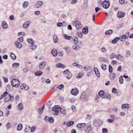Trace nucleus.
<instances>
[{"label": "nucleus", "instance_id": "55", "mask_svg": "<svg viewBox=\"0 0 133 133\" xmlns=\"http://www.w3.org/2000/svg\"><path fill=\"white\" fill-rule=\"evenodd\" d=\"M83 76V75L82 73H79L78 74L77 76V78H81Z\"/></svg>", "mask_w": 133, "mask_h": 133}, {"label": "nucleus", "instance_id": "54", "mask_svg": "<svg viewBox=\"0 0 133 133\" xmlns=\"http://www.w3.org/2000/svg\"><path fill=\"white\" fill-rule=\"evenodd\" d=\"M6 127L8 129L10 128L11 127V125L9 123H8L6 124Z\"/></svg>", "mask_w": 133, "mask_h": 133}, {"label": "nucleus", "instance_id": "16", "mask_svg": "<svg viewBox=\"0 0 133 133\" xmlns=\"http://www.w3.org/2000/svg\"><path fill=\"white\" fill-rule=\"evenodd\" d=\"M18 110H21L23 109V105L22 103H19L17 106Z\"/></svg>", "mask_w": 133, "mask_h": 133}, {"label": "nucleus", "instance_id": "8", "mask_svg": "<svg viewBox=\"0 0 133 133\" xmlns=\"http://www.w3.org/2000/svg\"><path fill=\"white\" fill-rule=\"evenodd\" d=\"M91 125H88L87 126V128L85 130V132L86 133H91Z\"/></svg>", "mask_w": 133, "mask_h": 133}, {"label": "nucleus", "instance_id": "36", "mask_svg": "<svg viewBox=\"0 0 133 133\" xmlns=\"http://www.w3.org/2000/svg\"><path fill=\"white\" fill-rule=\"evenodd\" d=\"M113 31L111 30H109L107 31L105 33V34L106 35H109L111 34L112 32Z\"/></svg>", "mask_w": 133, "mask_h": 133}, {"label": "nucleus", "instance_id": "9", "mask_svg": "<svg viewBox=\"0 0 133 133\" xmlns=\"http://www.w3.org/2000/svg\"><path fill=\"white\" fill-rule=\"evenodd\" d=\"M43 4V2L41 1H38L36 4L35 5V7L36 8H38L40 7Z\"/></svg>", "mask_w": 133, "mask_h": 133}, {"label": "nucleus", "instance_id": "14", "mask_svg": "<svg viewBox=\"0 0 133 133\" xmlns=\"http://www.w3.org/2000/svg\"><path fill=\"white\" fill-rule=\"evenodd\" d=\"M119 38H120V40L123 42H124L125 39L127 38L126 35H122L120 37H119Z\"/></svg>", "mask_w": 133, "mask_h": 133}, {"label": "nucleus", "instance_id": "63", "mask_svg": "<svg viewBox=\"0 0 133 133\" xmlns=\"http://www.w3.org/2000/svg\"><path fill=\"white\" fill-rule=\"evenodd\" d=\"M118 71L121 72L122 70V67L121 66H119L117 69Z\"/></svg>", "mask_w": 133, "mask_h": 133}, {"label": "nucleus", "instance_id": "12", "mask_svg": "<svg viewBox=\"0 0 133 133\" xmlns=\"http://www.w3.org/2000/svg\"><path fill=\"white\" fill-rule=\"evenodd\" d=\"M78 90L76 88L72 89L71 92V94L74 95H76L78 94Z\"/></svg>", "mask_w": 133, "mask_h": 133}, {"label": "nucleus", "instance_id": "38", "mask_svg": "<svg viewBox=\"0 0 133 133\" xmlns=\"http://www.w3.org/2000/svg\"><path fill=\"white\" fill-rule=\"evenodd\" d=\"M19 65V64L18 63H14L12 65V67L15 68H16Z\"/></svg>", "mask_w": 133, "mask_h": 133}, {"label": "nucleus", "instance_id": "28", "mask_svg": "<svg viewBox=\"0 0 133 133\" xmlns=\"http://www.w3.org/2000/svg\"><path fill=\"white\" fill-rule=\"evenodd\" d=\"M63 36L64 39L68 40H70L72 38L71 36H68L65 34H63Z\"/></svg>", "mask_w": 133, "mask_h": 133}, {"label": "nucleus", "instance_id": "56", "mask_svg": "<svg viewBox=\"0 0 133 133\" xmlns=\"http://www.w3.org/2000/svg\"><path fill=\"white\" fill-rule=\"evenodd\" d=\"M101 50L103 52H105L107 51V49L104 47H103L101 48Z\"/></svg>", "mask_w": 133, "mask_h": 133}, {"label": "nucleus", "instance_id": "29", "mask_svg": "<svg viewBox=\"0 0 133 133\" xmlns=\"http://www.w3.org/2000/svg\"><path fill=\"white\" fill-rule=\"evenodd\" d=\"M44 108L45 105H44L42 106V108H40L38 109V112L39 114H41L42 113Z\"/></svg>", "mask_w": 133, "mask_h": 133}, {"label": "nucleus", "instance_id": "39", "mask_svg": "<svg viewBox=\"0 0 133 133\" xmlns=\"http://www.w3.org/2000/svg\"><path fill=\"white\" fill-rule=\"evenodd\" d=\"M43 74V72L40 71H39L35 73V75L39 76L42 75Z\"/></svg>", "mask_w": 133, "mask_h": 133}, {"label": "nucleus", "instance_id": "37", "mask_svg": "<svg viewBox=\"0 0 133 133\" xmlns=\"http://www.w3.org/2000/svg\"><path fill=\"white\" fill-rule=\"evenodd\" d=\"M116 76L115 74V73H112L111 74L110 76V77L111 79L112 80H114Z\"/></svg>", "mask_w": 133, "mask_h": 133}, {"label": "nucleus", "instance_id": "47", "mask_svg": "<svg viewBox=\"0 0 133 133\" xmlns=\"http://www.w3.org/2000/svg\"><path fill=\"white\" fill-rule=\"evenodd\" d=\"M23 41V38L22 37H21L19 38L16 41L18 42H22Z\"/></svg>", "mask_w": 133, "mask_h": 133}, {"label": "nucleus", "instance_id": "18", "mask_svg": "<svg viewBox=\"0 0 133 133\" xmlns=\"http://www.w3.org/2000/svg\"><path fill=\"white\" fill-rule=\"evenodd\" d=\"M57 50L55 49H53L52 51L51 54L52 56H56L57 55Z\"/></svg>", "mask_w": 133, "mask_h": 133}, {"label": "nucleus", "instance_id": "10", "mask_svg": "<svg viewBox=\"0 0 133 133\" xmlns=\"http://www.w3.org/2000/svg\"><path fill=\"white\" fill-rule=\"evenodd\" d=\"M46 65V63L45 62H41L39 64V67L41 70H42L44 68Z\"/></svg>", "mask_w": 133, "mask_h": 133}, {"label": "nucleus", "instance_id": "13", "mask_svg": "<svg viewBox=\"0 0 133 133\" xmlns=\"http://www.w3.org/2000/svg\"><path fill=\"white\" fill-rule=\"evenodd\" d=\"M15 44L16 46L19 49H21L22 47V44L19 42L16 41L15 43Z\"/></svg>", "mask_w": 133, "mask_h": 133}, {"label": "nucleus", "instance_id": "46", "mask_svg": "<svg viewBox=\"0 0 133 133\" xmlns=\"http://www.w3.org/2000/svg\"><path fill=\"white\" fill-rule=\"evenodd\" d=\"M74 123V122L73 121H70L67 124L69 127H70L73 125Z\"/></svg>", "mask_w": 133, "mask_h": 133}, {"label": "nucleus", "instance_id": "19", "mask_svg": "<svg viewBox=\"0 0 133 133\" xmlns=\"http://www.w3.org/2000/svg\"><path fill=\"white\" fill-rule=\"evenodd\" d=\"M86 125V124L85 123H78L76 127L79 128H81L84 127Z\"/></svg>", "mask_w": 133, "mask_h": 133}, {"label": "nucleus", "instance_id": "17", "mask_svg": "<svg viewBox=\"0 0 133 133\" xmlns=\"http://www.w3.org/2000/svg\"><path fill=\"white\" fill-rule=\"evenodd\" d=\"M94 71L95 72L96 75L97 77H99L100 76V73L98 69L96 68H94Z\"/></svg>", "mask_w": 133, "mask_h": 133}, {"label": "nucleus", "instance_id": "3", "mask_svg": "<svg viewBox=\"0 0 133 133\" xmlns=\"http://www.w3.org/2000/svg\"><path fill=\"white\" fill-rule=\"evenodd\" d=\"M11 85L15 87H18L20 85V82L17 79H13L11 82Z\"/></svg>", "mask_w": 133, "mask_h": 133}, {"label": "nucleus", "instance_id": "27", "mask_svg": "<svg viewBox=\"0 0 133 133\" xmlns=\"http://www.w3.org/2000/svg\"><path fill=\"white\" fill-rule=\"evenodd\" d=\"M72 40L75 44H77L78 42V38L76 36H73L72 38Z\"/></svg>", "mask_w": 133, "mask_h": 133}, {"label": "nucleus", "instance_id": "60", "mask_svg": "<svg viewBox=\"0 0 133 133\" xmlns=\"http://www.w3.org/2000/svg\"><path fill=\"white\" fill-rule=\"evenodd\" d=\"M63 25V24L61 22L58 23L57 24V26L60 27L62 26Z\"/></svg>", "mask_w": 133, "mask_h": 133}, {"label": "nucleus", "instance_id": "57", "mask_svg": "<svg viewBox=\"0 0 133 133\" xmlns=\"http://www.w3.org/2000/svg\"><path fill=\"white\" fill-rule=\"evenodd\" d=\"M102 131L103 133H107L108 132V130L106 128H103Z\"/></svg>", "mask_w": 133, "mask_h": 133}, {"label": "nucleus", "instance_id": "48", "mask_svg": "<svg viewBox=\"0 0 133 133\" xmlns=\"http://www.w3.org/2000/svg\"><path fill=\"white\" fill-rule=\"evenodd\" d=\"M104 91L103 90H100L99 92V95L100 96H102L104 94Z\"/></svg>", "mask_w": 133, "mask_h": 133}, {"label": "nucleus", "instance_id": "34", "mask_svg": "<svg viewBox=\"0 0 133 133\" xmlns=\"http://www.w3.org/2000/svg\"><path fill=\"white\" fill-rule=\"evenodd\" d=\"M27 41L30 44H34V42L32 38H29L28 39Z\"/></svg>", "mask_w": 133, "mask_h": 133}, {"label": "nucleus", "instance_id": "26", "mask_svg": "<svg viewBox=\"0 0 133 133\" xmlns=\"http://www.w3.org/2000/svg\"><path fill=\"white\" fill-rule=\"evenodd\" d=\"M2 26L3 28H6L8 26V25L5 21H3L2 24Z\"/></svg>", "mask_w": 133, "mask_h": 133}, {"label": "nucleus", "instance_id": "53", "mask_svg": "<svg viewBox=\"0 0 133 133\" xmlns=\"http://www.w3.org/2000/svg\"><path fill=\"white\" fill-rule=\"evenodd\" d=\"M109 72H112L113 70V68L111 65H109Z\"/></svg>", "mask_w": 133, "mask_h": 133}, {"label": "nucleus", "instance_id": "5", "mask_svg": "<svg viewBox=\"0 0 133 133\" xmlns=\"http://www.w3.org/2000/svg\"><path fill=\"white\" fill-rule=\"evenodd\" d=\"M102 123V121L101 119L97 118L94 121L93 124L95 126L98 127L101 125Z\"/></svg>", "mask_w": 133, "mask_h": 133}, {"label": "nucleus", "instance_id": "32", "mask_svg": "<svg viewBox=\"0 0 133 133\" xmlns=\"http://www.w3.org/2000/svg\"><path fill=\"white\" fill-rule=\"evenodd\" d=\"M73 65L74 66H76L77 67L80 68L82 69V66L81 65H80L76 63H74L73 64Z\"/></svg>", "mask_w": 133, "mask_h": 133}, {"label": "nucleus", "instance_id": "45", "mask_svg": "<svg viewBox=\"0 0 133 133\" xmlns=\"http://www.w3.org/2000/svg\"><path fill=\"white\" fill-rule=\"evenodd\" d=\"M126 53L125 56L127 57H129L130 56L131 53L130 51L127 50L126 51Z\"/></svg>", "mask_w": 133, "mask_h": 133}, {"label": "nucleus", "instance_id": "7", "mask_svg": "<svg viewBox=\"0 0 133 133\" xmlns=\"http://www.w3.org/2000/svg\"><path fill=\"white\" fill-rule=\"evenodd\" d=\"M45 120L46 122H49L51 123H53L54 122V119L53 117H49L48 116L45 117Z\"/></svg>", "mask_w": 133, "mask_h": 133}, {"label": "nucleus", "instance_id": "61", "mask_svg": "<svg viewBox=\"0 0 133 133\" xmlns=\"http://www.w3.org/2000/svg\"><path fill=\"white\" fill-rule=\"evenodd\" d=\"M35 15L38 16L40 14V12L39 11H35L34 12Z\"/></svg>", "mask_w": 133, "mask_h": 133}, {"label": "nucleus", "instance_id": "58", "mask_svg": "<svg viewBox=\"0 0 133 133\" xmlns=\"http://www.w3.org/2000/svg\"><path fill=\"white\" fill-rule=\"evenodd\" d=\"M77 35L80 38L82 37L83 34L81 32H79L78 33Z\"/></svg>", "mask_w": 133, "mask_h": 133}, {"label": "nucleus", "instance_id": "25", "mask_svg": "<svg viewBox=\"0 0 133 133\" xmlns=\"http://www.w3.org/2000/svg\"><path fill=\"white\" fill-rule=\"evenodd\" d=\"M130 106L128 104H124L122 105L121 108L122 109H129Z\"/></svg>", "mask_w": 133, "mask_h": 133}, {"label": "nucleus", "instance_id": "49", "mask_svg": "<svg viewBox=\"0 0 133 133\" xmlns=\"http://www.w3.org/2000/svg\"><path fill=\"white\" fill-rule=\"evenodd\" d=\"M83 32L85 34H87L88 32V30L87 28H84L82 30Z\"/></svg>", "mask_w": 133, "mask_h": 133}, {"label": "nucleus", "instance_id": "11", "mask_svg": "<svg viewBox=\"0 0 133 133\" xmlns=\"http://www.w3.org/2000/svg\"><path fill=\"white\" fill-rule=\"evenodd\" d=\"M125 15V13L124 12L118 11L117 14V16L119 18H123Z\"/></svg>", "mask_w": 133, "mask_h": 133}, {"label": "nucleus", "instance_id": "23", "mask_svg": "<svg viewBox=\"0 0 133 133\" xmlns=\"http://www.w3.org/2000/svg\"><path fill=\"white\" fill-rule=\"evenodd\" d=\"M99 60L101 62H107L108 60L105 58L100 57L99 58Z\"/></svg>", "mask_w": 133, "mask_h": 133}, {"label": "nucleus", "instance_id": "50", "mask_svg": "<svg viewBox=\"0 0 133 133\" xmlns=\"http://www.w3.org/2000/svg\"><path fill=\"white\" fill-rule=\"evenodd\" d=\"M116 56V55L113 53L110 55V58L111 59H113Z\"/></svg>", "mask_w": 133, "mask_h": 133}, {"label": "nucleus", "instance_id": "1", "mask_svg": "<svg viewBox=\"0 0 133 133\" xmlns=\"http://www.w3.org/2000/svg\"><path fill=\"white\" fill-rule=\"evenodd\" d=\"M52 110L54 111L55 113L54 114L55 115H58L59 112V111H60L61 113L63 114H65L66 111L64 108L61 109L60 108L59 106H55L54 108L52 109Z\"/></svg>", "mask_w": 133, "mask_h": 133}, {"label": "nucleus", "instance_id": "22", "mask_svg": "<svg viewBox=\"0 0 133 133\" xmlns=\"http://www.w3.org/2000/svg\"><path fill=\"white\" fill-rule=\"evenodd\" d=\"M119 37H117L113 39L112 41V43L114 44H116L118 41L120 39Z\"/></svg>", "mask_w": 133, "mask_h": 133}, {"label": "nucleus", "instance_id": "2", "mask_svg": "<svg viewBox=\"0 0 133 133\" xmlns=\"http://www.w3.org/2000/svg\"><path fill=\"white\" fill-rule=\"evenodd\" d=\"M73 25L75 26L77 29H79V28L82 27V25L81 24V22L79 21L77 19H75Z\"/></svg>", "mask_w": 133, "mask_h": 133}, {"label": "nucleus", "instance_id": "20", "mask_svg": "<svg viewBox=\"0 0 133 133\" xmlns=\"http://www.w3.org/2000/svg\"><path fill=\"white\" fill-rule=\"evenodd\" d=\"M30 24V22L29 21H27L24 23L23 25V27L25 28H27Z\"/></svg>", "mask_w": 133, "mask_h": 133}, {"label": "nucleus", "instance_id": "4", "mask_svg": "<svg viewBox=\"0 0 133 133\" xmlns=\"http://www.w3.org/2000/svg\"><path fill=\"white\" fill-rule=\"evenodd\" d=\"M14 97L13 96H11V94H9L5 96L4 101L5 103L8 102L10 100H11L12 101L14 99Z\"/></svg>", "mask_w": 133, "mask_h": 133}, {"label": "nucleus", "instance_id": "43", "mask_svg": "<svg viewBox=\"0 0 133 133\" xmlns=\"http://www.w3.org/2000/svg\"><path fill=\"white\" fill-rule=\"evenodd\" d=\"M28 5V4L27 2H24L23 5V6L24 8H26Z\"/></svg>", "mask_w": 133, "mask_h": 133}, {"label": "nucleus", "instance_id": "42", "mask_svg": "<svg viewBox=\"0 0 133 133\" xmlns=\"http://www.w3.org/2000/svg\"><path fill=\"white\" fill-rule=\"evenodd\" d=\"M65 50L66 51V53L68 54L69 55L68 56H69V55L70 54L71 51H70L69 48V47H67L66 48H64Z\"/></svg>", "mask_w": 133, "mask_h": 133}, {"label": "nucleus", "instance_id": "40", "mask_svg": "<svg viewBox=\"0 0 133 133\" xmlns=\"http://www.w3.org/2000/svg\"><path fill=\"white\" fill-rule=\"evenodd\" d=\"M120 56V58H123V56H121L120 55H117L116 56V58L118 60H123L121 58H119V57Z\"/></svg>", "mask_w": 133, "mask_h": 133}, {"label": "nucleus", "instance_id": "64", "mask_svg": "<svg viewBox=\"0 0 133 133\" xmlns=\"http://www.w3.org/2000/svg\"><path fill=\"white\" fill-rule=\"evenodd\" d=\"M35 129V126L32 127L31 129V132H33L34 131Z\"/></svg>", "mask_w": 133, "mask_h": 133}, {"label": "nucleus", "instance_id": "62", "mask_svg": "<svg viewBox=\"0 0 133 133\" xmlns=\"http://www.w3.org/2000/svg\"><path fill=\"white\" fill-rule=\"evenodd\" d=\"M9 18L11 20H13L14 19V17L13 15H11L10 16Z\"/></svg>", "mask_w": 133, "mask_h": 133}, {"label": "nucleus", "instance_id": "6", "mask_svg": "<svg viewBox=\"0 0 133 133\" xmlns=\"http://www.w3.org/2000/svg\"><path fill=\"white\" fill-rule=\"evenodd\" d=\"M110 5L109 2L107 1H104L103 3V7L106 9H107Z\"/></svg>", "mask_w": 133, "mask_h": 133}, {"label": "nucleus", "instance_id": "51", "mask_svg": "<svg viewBox=\"0 0 133 133\" xmlns=\"http://www.w3.org/2000/svg\"><path fill=\"white\" fill-rule=\"evenodd\" d=\"M36 47L37 46L36 45H32L31 46V47L30 48V49L32 51H34L36 49Z\"/></svg>", "mask_w": 133, "mask_h": 133}, {"label": "nucleus", "instance_id": "31", "mask_svg": "<svg viewBox=\"0 0 133 133\" xmlns=\"http://www.w3.org/2000/svg\"><path fill=\"white\" fill-rule=\"evenodd\" d=\"M79 48V46H78L77 44L74 45L73 46V49L75 50H78Z\"/></svg>", "mask_w": 133, "mask_h": 133}, {"label": "nucleus", "instance_id": "52", "mask_svg": "<svg viewBox=\"0 0 133 133\" xmlns=\"http://www.w3.org/2000/svg\"><path fill=\"white\" fill-rule=\"evenodd\" d=\"M101 67L102 69L104 70H106V65L104 64H103L101 65Z\"/></svg>", "mask_w": 133, "mask_h": 133}, {"label": "nucleus", "instance_id": "15", "mask_svg": "<svg viewBox=\"0 0 133 133\" xmlns=\"http://www.w3.org/2000/svg\"><path fill=\"white\" fill-rule=\"evenodd\" d=\"M81 99L84 101H86L88 100V98L87 96L84 95H82L81 97Z\"/></svg>", "mask_w": 133, "mask_h": 133}, {"label": "nucleus", "instance_id": "21", "mask_svg": "<svg viewBox=\"0 0 133 133\" xmlns=\"http://www.w3.org/2000/svg\"><path fill=\"white\" fill-rule=\"evenodd\" d=\"M53 41L55 43L57 42L58 41V37L56 34H54L53 35Z\"/></svg>", "mask_w": 133, "mask_h": 133}, {"label": "nucleus", "instance_id": "35", "mask_svg": "<svg viewBox=\"0 0 133 133\" xmlns=\"http://www.w3.org/2000/svg\"><path fill=\"white\" fill-rule=\"evenodd\" d=\"M30 129V127L28 125H26L24 130L25 132H26L29 131Z\"/></svg>", "mask_w": 133, "mask_h": 133}, {"label": "nucleus", "instance_id": "44", "mask_svg": "<svg viewBox=\"0 0 133 133\" xmlns=\"http://www.w3.org/2000/svg\"><path fill=\"white\" fill-rule=\"evenodd\" d=\"M23 88L26 90H28L29 89L28 86L26 85L25 84H23Z\"/></svg>", "mask_w": 133, "mask_h": 133}, {"label": "nucleus", "instance_id": "30", "mask_svg": "<svg viewBox=\"0 0 133 133\" xmlns=\"http://www.w3.org/2000/svg\"><path fill=\"white\" fill-rule=\"evenodd\" d=\"M10 55L11 58L13 60H15L16 58V56L12 52L10 53Z\"/></svg>", "mask_w": 133, "mask_h": 133}, {"label": "nucleus", "instance_id": "24", "mask_svg": "<svg viewBox=\"0 0 133 133\" xmlns=\"http://www.w3.org/2000/svg\"><path fill=\"white\" fill-rule=\"evenodd\" d=\"M56 66L57 67L64 68L65 67V66L61 63H59L56 64Z\"/></svg>", "mask_w": 133, "mask_h": 133}, {"label": "nucleus", "instance_id": "41", "mask_svg": "<svg viewBox=\"0 0 133 133\" xmlns=\"http://www.w3.org/2000/svg\"><path fill=\"white\" fill-rule=\"evenodd\" d=\"M119 83L121 84H122L123 83V76H120L119 78Z\"/></svg>", "mask_w": 133, "mask_h": 133}, {"label": "nucleus", "instance_id": "33", "mask_svg": "<svg viewBox=\"0 0 133 133\" xmlns=\"http://www.w3.org/2000/svg\"><path fill=\"white\" fill-rule=\"evenodd\" d=\"M23 128V125L22 124H19L17 127V130L19 131L21 130Z\"/></svg>", "mask_w": 133, "mask_h": 133}, {"label": "nucleus", "instance_id": "59", "mask_svg": "<svg viewBox=\"0 0 133 133\" xmlns=\"http://www.w3.org/2000/svg\"><path fill=\"white\" fill-rule=\"evenodd\" d=\"M75 101V99H74V98H72V99L69 98V102H70L72 103H74V102Z\"/></svg>", "mask_w": 133, "mask_h": 133}]
</instances>
